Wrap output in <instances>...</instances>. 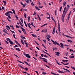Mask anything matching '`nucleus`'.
<instances>
[{
  "mask_svg": "<svg viewBox=\"0 0 75 75\" xmlns=\"http://www.w3.org/2000/svg\"><path fill=\"white\" fill-rule=\"evenodd\" d=\"M47 39L48 41H50V39L48 38H47Z\"/></svg>",
  "mask_w": 75,
  "mask_h": 75,
  "instance_id": "nucleus-52",
  "label": "nucleus"
},
{
  "mask_svg": "<svg viewBox=\"0 0 75 75\" xmlns=\"http://www.w3.org/2000/svg\"><path fill=\"white\" fill-rule=\"evenodd\" d=\"M8 12H7L6 13H5V15H6V16H8Z\"/></svg>",
  "mask_w": 75,
  "mask_h": 75,
  "instance_id": "nucleus-39",
  "label": "nucleus"
},
{
  "mask_svg": "<svg viewBox=\"0 0 75 75\" xmlns=\"http://www.w3.org/2000/svg\"><path fill=\"white\" fill-rule=\"evenodd\" d=\"M67 12H66L65 11L64 12V16H65V14H67Z\"/></svg>",
  "mask_w": 75,
  "mask_h": 75,
  "instance_id": "nucleus-58",
  "label": "nucleus"
},
{
  "mask_svg": "<svg viewBox=\"0 0 75 75\" xmlns=\"http://www.w3.org/2000/svg\"><path fill=\"white\" fill-rule=\"evenodd\" d=\"M31 35L33 37H37V36L34 34H32Z\"/></svg>",
  "mask_w": 75,
  "mask_h": 75,
  "instance_id": "nucleus-21",
  "label": "nucleus"
},
{
  "mask_svg": "<svg viewBox=\"0 0 75 75\" xmlns=\"http://www.w3.org/2000/svg\"><path fill=\"white\" fill-rule=\"evenodd\" d=\"M13 36L14 38H16V39H17V38H16V37L15 36V35L14 34H13Z\"/></svg>",
  "mask_w": 75,
  "mask_h": 75,
  "instance_id": "nucleus-50",
  "label": "nucleus"
},
{
  "mask_svg": "<svg viewBox=\"0 0 75 75\" xmlns=\"http://www.w3.org/2000/svg\"><path fill=\"white\" fill-rule=\"evenodd\" d=\"M58 30L59 32L61 31V28H60V27H58Z\"/></svg>",
  "mask_w": 75,
  "mask_h": 75,
  "instance_id": "nucleus-33",
  "label": "nucleus"
},
{
  "mask_svg": "<svg viewBox=\"0 0 75 75\" xmlns=\"http://www.w3.org/2000/svg\"><path fill=\"white\" fill-rule=\"evenodd\" d=\"M58 27H60V25L59 24V23L58 22Z\"/></svg>",
  "mask_w": 75,
  "mask_h": 75,
  "instance_id": "nucleus-51",
  "label": "nucleus"
},
{
  "mask_svg": "<svg viewBox=\"0 0 75 75\" xmlns=\"http://www.w3.org/2000/svg\"><path fill=\"white\" fill-rule=\"evenodd\" d=\"M14 41L16 42V44H17L18 43V42L16 40H15Z\"/></svg>",
  "mask_w": 75,
  "mask_h": 75,
  "instance_id": "nucleus-59",
  "label": "nucleus"
},
{
  "mask_svg": "<svg viewBox=\"0 0 75 75\" xmlns=\"http://www.w3.org/2000/svg\"><path fill=\"white\" fill-rule=\"evenodd\" d=\"M43 56L44 57H45L46 58H48V56H47L46 55H45V54H43Z\"/></svg>",
  "mask_w": 75,
  "mask_h": 75,
  "instance_id": "nucleus-45",
  "label": "nucleus"
},
{
  "mask_svg": "<svg viewBox=\"0 0 75 75\" xmlns=\"http://www.w3.org/2000/svg\"><path fill=\"white\" fill-rule=\"evenodd\" d=\"M37 16H38V17L40 21H41V18H40V16H39L38 14H37Z\"/></svg>",
  "mask_w": 75,
  "mask_h": 75,
  "instance_id": "nucleus-26",
  "label": "nucleus"
},
{
  "mask_svg": "<svg viewBox=\"0 0 75 75\" xmlns=\"http://www.w3.org/2000/svg\"><path fill=\"white\" fill-rule=\"evenodd\" d=\"M74 58V56H71L70 57V58Z\"/></svg>",
  "mask_w": 75,
  "mask_h": 75,
  "instance_id": "nucleus-44",
  "label": "nucleus"
},
{
  "mask_svg": "<svg viewBox=\"0 0 75 75\" xmlns=\"http://www.w3.org/2000/svg\"><path fill=\"white\" fill-rule=\"evenodd\" d=\"M66 4H67V3H66V2H64L63 4V5L65 6H66Z\"/></svg>",
  "mask_w": 75,
  "mask_h": 75,
  "instance_id": "nucleus-37",
  "label": "nucleus"
},
{
  "mask_svg": "<svg viewBox=\"0 0 75 75\" xmlns=\"http://www.w3.org/2000/svg\"><path fill=\"white\" fill-rule=\"evenodd\" d=\"M11 10H12V11H13V14H15V11H14V9H12Z\"/></svg>",
  "mask_w": 75,
  "mask_h": 75,
  "instance_id": "nucleus-24",
  "label": "nucleus"
},
{
  "mask_svg": "<svg viewBox=\"0 0 75 75\" xmlns=\"http://www.w3.org/2000/svg\"><path fill=\"white\" fill-rule=\"evenodd\" d=\"M16 50L17 51H20V49L18 48H16Z\"/></svg>",
  "mask_w": 75,
  "mask_h": 75,
  "instance_id": "nucleus-23",
  "label": "nucleus"
},
{
  "mask_svg": "<svg viewBox=\"0 0 75 75\" xmlns=\"http://www.w3.org/2000/svg\"><path fill=\"white\" fill-rule=\"evenodd\" d=\"M28 22H29L30 21V17L28 16Z\"/></svg>",
  "mask_w": 75,
  "mask_h": 75,
  "instance_id": "nucleus-25",
  "label": "nucleus"
},
{
  "mask_svg": "<svg viewBox=\"0 0 75 75\" xmlns=\"http://www.w3.org/2000/svg\"><path fill=\"white\" fill-rule=\"evenodd\" d=\"M16 28H20V26H18L17 25H16Z\"/></svg>",
  "mask_w": 75,
  "mask_h": 75,
  "instance_id": "nucleus-47",
  "label": "nucleus"
},
{
  "mask_svg": "<svg viewBox=\"0 0 75 75\" xmlns=\"http://www.w3.org/2000/svg\"><path fill=\"white\" fill-rule=\"evenodd\" d=\"M3 2L4 3V4H6V2L4 1H3Z\"/></svg>",
  "mask_w": 75,
  "mask_h": 75,
  "instance_id": "nucleus-63",
  "label": "nucleus"
},
{
  "mask_svg": "<svg viewBox=\"0 0 75 75\" xmlns=\"http://www.w3.org/2000/svg\"><path fill=\"white\" fill-rule=\"evenodd\" d=\"M42 74H43V75H45L47 74V72H45L44 71H42Z\"/></svg>",
  "mask_w": 75,
  "mask_h": 75,
  "instance_id": "nucleus-22",
  "label": "nucleus"
},
{
  "mask_svg": "<svg viewBox=\"0 0 75 75\" xmlns=\"http://www.w3.org/2000/svg\"><path fill=\"white\" fill-rule=\"evenodd\" d=\"M3 31L4 33H5L7 34H8V33H7V31L6 30V29H4L3 30Z\"/></svg>",
  "mask_w": 75,
  "mask_h": 75,
  "instance_id": "nucleus-5",
  "label": "nucleus"
},
{
  "mask_svg": "<svg viewBox=\"0 0 75 75\" xmlns=\"http://www.w3.org/2000/svg\"><path fill=\"white\" fill-rule=\"evenodd\" d=\"M14 55L15 56H16V57H17V58H20V57H19L18 56L16 55V54H14Z\"/></svg>",
  "mask_w": 75,
  "mask_h": 75,
  "instance_id": "nucleus-41",
  "label": "nucleus"
},
{
  "mask_svg": "<svg viewBox=\"0 0 75 75\" xmlns=\"http://www.w3.org/2000/svg\"><path fill=\"white\" fill-rule=\"evenodd\" d=\"M24 24H25V26H26V27H27V24H26V23H25V21H24Z\"/></svg>",
  "mask_w": 75,
  "mask_h": 75,
  "instance_id": "nucleus-34",
  "label": "nucleus"
},
{
  "mask_svg": "<svg viewBox=\"0 0 75 75\" xmlns=\"http://www.w3.org/2000/svg\"><path fill=\"white\" fill-rule=\"evenodd\" d=\"M23 7H25V4H23Z\"/></svg>",
  "mask_w": 75,
  "mask_h": 75,
  "instance_id": "nucleus-64",
  "label": "nucleus"
},
{
  "mask_svg": "<svg viewBox=\"0 0 75 75\" xmlns=\"http://www.w3.org/2000/svg\"><path fill=\"white\" fill-rule=\"evenodd\" d=\"M18 66L19 67H20L21 68H22V69H24L25 71H27L28 70V68H24L22 67V66L20 64H19Z\"/></svg>",
  "mask_w": 75,
  "mask_h": 75,
  "instance_id": "nucleus-2",
  "label": "nucleus"
},
{
  "mask_svg": "<svg viewBox=\"0 0 75 75\" xmlns=\"http://www.w3.org/2000/svg\"><path fill=\"white\" fill-rule=\"evenodd\" d=\"M9 42H10V44H11V45H13V44H14V43L12 42V41H11V40H9Z\"/></svg>",
  "mask_w": 75,
  "mask_h": 75,
  "instance_id": "nucleus-13",
  "label": "nucleus"
},
{
  "mask_svg": "<svg viewBox=\"0 0 75 75\" xmlns=\"http://www.w3.org/2000/svg\"><path fill=\"white\" fill-rule=\"evenodd\" d=\"M57 63L58 65H61V64H59L58 62H57Z\"/></svg>",
  "mask_w": 75,
  "mask_h": 75,
  "instance_id": "nucleus-46",
  "label": "nucleus"
},
{
  "mask_svg": "<svg viewBox=\"0 0 75 75\" xmlns=\"http://www.w3.org/2000/svg\"><path fill=\"white\" fill-rule=\"evenodd\" d=\"M21 38H22V39H25V37H24L23 36H21Z\"/></svg>",
  "mask_w": 75,
  "mask_h": 75,
  "instance_id": "nucleus-29",
  "label": "nucleus"
},
{
  "mask_svg": "<svg viewBox=\"0 0 75 75\" xmlns=\"http://www.w3.org/2000/svg\"><path fill=\"white\" fill-rule=\"evenodd\" d=\"M47 36H48L47 38H50V34L46 35V37H47Z\"/></svg>",
  "mask_w": 75,
  "mask_h": 75,
  "instance_id": "nucleus-36",
  "label": "nucleus"
},
{
  "mask_svg": "<svg viewBox=\"0 0 75 75\" xmlns=\"http://www.w3.org/2000/svg\"><path fill=\"white\" fill-rule=\"evenodd\" d=\"M71 68H72V69H74V70H75V68L74 67L71 66Z\"/></svg>",
  "mask_w": 75,
  "mask_h": 75,
  "instance_id": "nucleus-43",
  "label": "nucleus"
},
{
  "mask_svg": "<svg viewBox=\"0 0 75 75\" xmlns=\"http://www.w3.org/2000/svg\"><path fill=\"white\" fill-rule=\"evenodd\" d=\"M55 53L57 54H55V55L58 56V57H59V54H60V53L59 52H55Z\"/></svg>",
  "mask_w": 75,
  "mask_h": 75,
  "instance_id": "nucleus-4",
  "label": "nucleus"
},
{
  "mask_svg": "<svg viewBox=\"0 0 75 75\" xmlns=\"http://www.w3.org/2000/svg\"><path fill=\"white\" fill-rule=\"evenodd\" d=\"M24 16L25 17V18H27V14H25V13H24Z\"/></svg>",
  "mask_w": 75,
  "mask_h": 75,
  "instance_id": "nucleus-31",
  "label": "nucleus"
},
{
  "mask_svg": "<svg viewBox=\"0 0 75 75\" xmlns=\"http://www.w3.org/2000/svg\"><path fill=\"white\" fill-rule=\"evenodd\" d=\"M62 61H63V62H68V60H62Z\"/></svg>",
  "mask_w": 75,
  "mask_h": 75,
  "instance_id": "nucleus-20",
  "label": "nucleus"
},
{
  "mask_svg": "<svg viewBox=\"0 0 75 75\" xmlns=\"http://www.w3.org/2000/svg\"><path fill=\"white\" fill-rule=\"evenodd\" d=\"M67 42H72V41L69 40H67Z\"/></svg>",
  "mask_w": 75,
  "mask_h": 75,
  "instance_id": "nucleus-35",
  "label": "nucleus"
},
{
  "mask_svg": "<svg viewBox=\"0 0 75 75\" xmlns=\"http://www.w3.org/2000/svg\"><path fill=\"white\" fill-rule=\"evenodd\" d=\"M35 8H36V10H38L39 11H40V9L38 8L37 6H35Z\"/></svg>",
  "mask_w": 75,
  "mask_h": 75,
  "instance_id": "nucleus-18",
  "label": "nucleus"
},
{
  "mask_svg": "<svg viewBox=\"0 0 75 75\" xmlns=\"http://www.w3.org/2000/svg\"><path fill=\"white\" fill-rule=\"evenodd\" d=\"M24 55L26 57L28 58H31V57H30L28 54H25L24 53Z\"/></svg>",
  "mask_w": 75,
  "mask_h": 75,
  "instance_id": "nucleus-3",
  "label": "nucleus"
},
{
  "mask_svg": "<svg viewBox=\"0 0 75 75\" xmlns=\"http://www.w3.org/2000/svg\"><path fill=\"white\" fill-rule=\"evenodd\" d=\"M19 23L20 24V25L22 26V27H23V24L21 23V21H19Z\"/></svg>",
  "mask_w": 75,
  "mask_h": 75,
  "instance_id": "nucleus-15",
  "label": "nucleus"
},
{
  "mask_svg": "<svg viewBox=\"0 0 75 75\" xmlns=\"http://www.w3.org/2000/svg\"><path fill=\"white\" fill-rule=\"evenodd\" d=\"M39 58H40V59H44V60H42V61H43L45 62H46L47 63V62H48V61H47V59H45V58H42L40 57Z\"/></svg>",
  "mask_w": 75,
  "mask_h": 75,
  "instance_id": "nucleus-1",
  "label": "nucleus"
},
{
  "mask_svg": "<svg viewBox=\"0 0 75 75\" xmlns=\"http://www.w3.org/2000/svg\"><path fill=\"white\" fill-rule=\"evenodd\" d=\"M63 35H64V36H65V37H67V38H72V37H71L70 36H69L67 35H65L64 34V33H62Z\"/></svg>",
  "mask_w": 75,
  "mask_h": 75,
  "instance_id": "nucleus-6",
  "label": "nucleus"
},
{
  "mask_svg": "<svg viewBox=\"0 0 75 75\" xmlns=\"http://www.w3.org/2000/svg\"><path fill=\"white\" fill-rule=\"evenodd\" d=\"M67 8H68V9H69V5H67Z\"/></svg>",
  "mask_w": 75,
  "mask_h": 75,
  "instance_id": "nucleus-49",
  "label": "nucleus"
},
{
  "mask_svg": "<svg viewBox=\"0 0 75 75\" xmlns=\"http://www.w3.org/2000/svg\"><path fill=\"white\" fill-rule=\"evenodd\" d=\"M28 27H29V28H30L31 29L32 28H31V27H30V25H31V24L29 23V24L28 23Z\"/></svg>",
  "mask_w": 75,
  "mask_h": 75,
  "instance_id": "nucleus-14",
  "label": "nucleus"
},
{
  "mask_svg": "<svg viewBox=\"0 0 75 75\" xmlns=\"http://www.w3.org/2000/svg\"><path fill=\"white\" fill-rule=\"evenodd\" d=\"M44 65H45V66H46V67H47L48 68H50V67H49L48 66L45 64Z\"/></svg>",
  "mask_w": 75,
  "mask_h": 75,
  "instance_id": "nucleus-53",
  "label": "nucleus"
},
{
  "mask_svg": "<svg viewBox=\"0 0 75 75\" xmlns=\"http://www.w3.org/2000/svg\"><path fill=\"white\" fill-rule=\"evenodd\" d=\"M53 43L54 44V45H56V44H57V43H58V42L57 41H55V42H54Z\"/></svg>",
  "mask_w": 75,
  "mask_h": 75,
  "instance_id": "nucleus-17",
  "label": "nucleus"
},
{
  "mask_svg": "<svg viewBox=\"0 0 75 75\" xmlns=\"http://www.w3.org/2000/svg\"><path fill=\"white\" fill-rule=\"evenodd\" d=\"M69 9H68V8H67L66 9V10L65 11L66 12H67V11H68V10Z\"/></svg>",
  "mask_w": 75,
  "mask_h": 75,
  "instance_id": "nucleus-56",
  "label": "nucleus"
},
{
  "mask_svg": "<svg viewBox=\"0 0 75 75\" xmlns=\"http://www.w3.org/2000/svg\"><path fill=\"white\" fill-rule=\"evenodd\" d=\"M44 53H45V54H46L47 55H48L49 57H51L50 55V54H48L46 52H44Z\"/></svg>",
  "mask_w": 75,
  "mask_h": 75,
  "instance_id": "nucleus-27",
  "label": "nucleus"
},
{
  "mask_svg": "<svg viewBox=\"0 0 75 75\" xmlns=\"http://www.w3.org/2000/svg\"><path fill=\"white\" fill-rule=\"evenodd\" d=\"M66 10V7H65L64 8V12H65V11Z\"/></svg>",
  "mask_w": 75,
  "mask_h": 75,
  "instance_id": "nucleus-61",
  "label": "nucleus"
},
{
  "mask_svg": "<svg viewBox=\"0 0 75 75\" xmlns=\"http://www.w3.org/2000/svg\"><path fill=\"white\" fill-rule=\"evenodd\" d=\"M31 4L32 6H34V2H32Z\"/></svg>",
  "mask_w": 75,
  "mask_h": 75,
  "instance_id": "nucleus-38",
  "label": "nucleus"
},
{
  "mask_svg": "<svg viewBox=\"0 0 75 75\" xmlns=\"http://www.w3.org/2000/svg\"><path fill=\"white\" fill-rule=\"evenodd\" d=\"M22 31H25V29H24V28H22Z\"/></svg>",
  "mask_w": 75,
  "mask_h": 75,
  "instance_id": "nucleus-48",
  "label": "nucleus"
},
{
  "mask_svg": "<svg viewBox=\"0 0 75 75\" xmlns=\"http://www.w3.org/2000/svg\"><path fill=\"white\" fill-rule=\"evenodd\" d=\"M6 40L7 41H9V42H10V39L9 38H7L6 39Z\"/></svg>",
  "mask_w": 75,
  "mask_h": 75,
  "instance_id": "nucleus-32",
  "label": "nucleus"
},
{
  "mask_svg": "<svg viewBox=\"0 0 75 75\" xmlns=\"http://www.w3.org/2000/svg\"><path fill=\"white\" fill-rule=\"evenodd\" d=\"M21 43L22 44H24V42H23V40H22V39H21Z\"/></svg>",
  "mask_w": 75,
  "mask_h": 75,
  "instance_id": "nucleus-28",
  "label": "nucleus"
},
{
  "mask_svg": "<svg viewBox=\"0 0 75 75\" xmlns=\"http://www.w3.org/2000/svg\"><path fill=\"white\" fill-rule=\"evenodd\" d=\"M60 45H61V47L62 48H64V45L62 43H60Z\"/></svg>",
  "mask_w": 75,
  "mask_h": 75,
  "instance_id": "nucleus-12",
  "label": "nucleus"
},
{
  "mask_svg": "<svg viewBox=\"0 0 75 75\" xmlns=\"http://www.w3.org/2000/svg\"><path fill=\"white\" fill-rule=\"evenodd\" d=\"M62 7L61 6L59 9V11H61V10H62Z\"/></svg>",
  "mask_w": 75,
  "mask_h": 75,
  "instance_id": "nucleus-42",
  "label": "nucleus"
},
{
  "mask_svg": "<svg viewBox=\"0 0 75 75\" xmlns=\"http://www.w3.org/2000/svg\"><path fill=\"white\" fill-rule=\"evenodd\" d=\"M42 7H43V6H39V8H42Z\"/></svg>",
  "mask_w": 75,
  "mask_h": 75,
  "instance_id": "nucleus-54",
  "label": "nucleus"
},
{
  "mask_svg": "<svg viewBox=\"0 0 75 75\" xmlns=\"http://www.w3.org/2000/svg\"><path fill=\"white\" fill-rule=\"evenodd\" d=\"M42 46H43V47L45 48H46V47H45V46H44V44H42Z\"/></svg>",
  "mask_w": 75,
  "mask_h": 75,
  "instance_id": "nucleus-60",
  "label": "nucleus"
},
{
  "mask_svg": "<svg viewBox=\"0 0 75 75\" xmlns=\"http://www.w3.org/2000/svg\"><path fill=\"white\" fill-rule=\"evenodd\" d=\"M34 41L36 43V44L38 45H39V44H38V43H37V42H36V41Z\"/></svg>",
  "mask_w": 75,
  "mask_h": 75,
  "instance_id": "nucleus-40",
  "label": "nucleus"
},
{
  "mask_svg": "<svg viewBox=\"0 0 75 75\" xmlns=\"http://www.w3.org/2000/svg\"><path fill=\"white\" fill-rule=\"evenodd\" d=\"M5 42L7 44H8V42L7 40H5Z\"/></svg>",
  "mask_w": 75,
  "mask_h": 75,
  "instance_id": "nucleus-57",
  "label": "nucleus"
},
{
  "mask_svg": "<svg viewBox=\"0 0 75 75\" xmlns=\"http://www.w3.org/2000/svg\"><path fill=\"white\" fill-rule=\"evenodd\" d=\"M63 69H64V70H65L66 71H67V72H68V73H69V72H70V71H69V70L65 69V68H63Z\"/></svg>",
  "mask_w": 75,
  "mask_h": 75,
  "instance_id": "nucleus-10",
  "label": "nucleus"
},
{
  "mask_svg": "<svg viewBox=\"0 0 75 75\" xmlns=\"http://www.w3.org/2000/svg\"><path fill=\"white\" fill-rule=\"evenodd\" d=\"M30 0H25V1L26 3H30Z\"/></svg>",
  "mask_w": 75,
  "mask_h": 75,
  "instance_id": "nucleus-19",
  "label": "nucleus"
},
{
  "mask_svg": "<svg viewBox=\"0 0 75 75\" xmlns=\"http://www.w3.org/2000/svg\"><path fill=\"white\" fill-rule=\"evenodd\" d=\"M18 62H19L20 63H21V64H24V63L21 62V61H20L19 60H18Z\"/></svg>",
  "mask_w": 75,
  "mask_h": 75,
  "instance_id": "nucleus-30",
  "label": "nucleus"
},
{
  "mask_svg": "<svg viewBox=\"0 0 75 75\" xmlns=\"http://www.w3.org/2000/svg\"><path fill=\"white\" fill-rule=\"evenodd\" d=\"M16 47H18V46L17 45H16L14 46V48H16Z\"/></svg>",
  "mask_w": 75,
  "mask_h": 75,
  "instance_id": "nucleus-62",
  "label": "nucleus"
},
{
  "mask_svg": "<svg viewBox=\"0 0 75 75\" xmlns=\"http://www.w3.org/2000/svg\"><path fill=\"white\" fill-rule=\"evenodd\" d=\"M24 62H25V64H26V65H28V66H30H30H31V65H30V64H29L28 63H27V62L24 61Z\"/></svg>",
  "mask_w": 75,
  "mask_h": 75,
  "instance_id": "nucleus-11",
  "label": "nucleus"
},
{
  "mask_svg": "<svg viewBox=\"0 0 75 75\" xmlns=\"http://www.w3.org/2000/svg\"><path fill=\"white\" fill-rule=\"evenodd\" d=\"M64 17H65V16H62V20L63 22H64Z\"/></svg>",
  "mask_w": 75,
  "mask_h": 75,
  "instance_id": "nucleus-16",
  "label": "nucleus"
},
{
  "mask_svg": "<svg viewBox=\"0 0 75 75\" xmlns=\"http://www.w3.org/2000/svg\"><path fill=\"white\" fill-rule=\"evenodd\" d=\"M17 44V45H18V46L20 47H21V45H20V44H19V43H18Z\"/></svg>",
  "mask_w": 75,
  "mask_h": 75,
  "instance_id": "nucleus-55",
  "label": "nucleus"
},
{
  "mask_svg": "<svg viewBox=\"0 0 75 75\" xmlns=\"http://www.w3.org/2000/svg\"><path fill=\"white\" fill-rule=\"evenodd\" d=\"M52 34H54V33H55V27L53 28V32H52Z\"/></svg>",
  "mask_w": 75,
  "mask_h": 75,
  "instance_id": "nucleus-7",
  "label": "nucleus"
},
{
  "mask_svg": "<svg viewBox=\"0 0 75 75\" xmlns=\"http://www.w3.org/2000/svg\"><path fill=\"white\" fill-rule=\"evenodd\" d=\"M57 72L59 73H62L63 74H64V73H65V72H63L62 71H61L60 70H58Z\"/></svg>",
  "mask_w": 75,
  "mask_h": 75,
  "instance_id": "nucleus-9",
  "label": "nucleus"
},
{
  "mask_svg": "<svg viewBox=\"0 0 75 75\" xmlns=\"http://www.w3.org/2000/svg\"><path fill=\"white\" fill-rule=\"evenodd\" d=\"M71 11H70V12L69 13L68 16V19H67V20H69V17H70V14H71Z\"/></svg>",
  "mask_w": 75,
  "mask_h": 75,
  "instance_id": "nucleus-8",
  "label": "nucleus"
}]
</instances>
